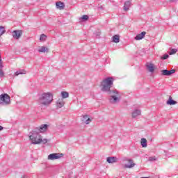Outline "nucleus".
Instances as JSON below:
<instances>
[{
	"label": "nucleus",
	"mask_w": 178,
	"mask_h": 178,
	"mask_svg": "<svg viewBox=\"0 0 178 178\" xmlns=\"http://www.w3.org/2000/svg\"><path fill=\"white\" fill-rule=\"evenodd\" d=\"M140 115H141V111L138 109H136L135 111H134L131 114L133 119H136V118Z\"/></svg>",
	"instance_id": "nucleus-11"
},
{
	"label": "nucleus",
	"mask_w": 178,
	"mask_h": 178,
	"mask_svg": "<svg viewBox=\"0 0 178 178\" xmlns=\"http://www.w3.org/2000/svg\"><path fill=\"white\" fill-rule=\"evenodd\" d=\"M87 119H88V115H83V122H86V120H87Z\"/></svg>",
	"instance_id": "nucleus-31"
},
{
	"label": "nucleus",
	"mask_w": 178,
	"mask_h": 178,
	"mask_svg": "<svg viewBox=\"0 0 178 178\" xmlns=\"http://www.w3.org/2000/svg\"><path fill=\"white\" fill-rule=\"evenodd\" d=\"M113 81H115L113 77L108 76L102 80L100 87L103 92H107L108 95H111L109 98L111 104H118V102H120L119 92L116 89L111 90L113 87Z\"/></svg>",
	"instance_id": "nucleus-1"
},
{
	"label": "nucleus",
	"mask_w": 178,
	"mask_h": 178,
	"mask_svg": "<svg viewBox=\"0 0 178 178\" xmlns=\"http://www.w3.org/2000/svg\"><path fill=\"white\" fill-rule=\"evenodd\" d=\"M3 68V65L0 67V77H3L5 76V73L3 72V70H2Z\"/></svg>",
	"instance_id": "nucleus-25"
},
{
	"label": "nucleus",
	"mask_w": 178,
	"mask_h": 178,
	"mask_svg": "<svg viewBox=\"0 0 178 178\" xmlns=\"http://www.w3.org/2000/svg\"><path fill=\"white\" fill-rule=\"evenodd\" d=\"M38 52H42L45 54V52H49V49H47V47L42 46L38 49Z\"/></svg>",
	"instance_id": "nucleus-18"
},
{
	"label": "nucleus",
	"mask_w": 178,
	"mask_h": 178,
	"mask_svg": "<svg viewBox=\"0 0 178 178\" xmlns=\"http://www.w3.org/2000/svg\"><path fill=\"white\" fill-rule=\"evenodd\" d=\"M63 156V154L53 153L48 156L49 161H55L56 159H60Z\"/></svg>",
	"instance_id": "nucleus-5"
},
{
	"label": "nucleus",
	"mask_w": 178,
	"mask_h": 178,
	"mask_svg": "<svg viewBox=\"0 0 178 178\" xmlns=\"http://www.w3.org/2000/svg\"><path fill=\"white\" fill-rule=\"evenodd\" d=\"M149 161H150L151 162H152L153 161H155V157H149Z\"/></svg>",
	"instance_id": "nucleus-34"
},
{
	"label": "nucleus",
	"mask_w": 178,
	"mask_h": 178,
	"mask_svg": "<svg viewBox=\"0 0 178 178\" xmlns=\"http://www.w3.org/2000/svg\"><path fill=\"white\" fill-rule=\"evenodd\" d=\"M130 6H131V1H125L124 4V10L125 12H127V10H129V9H130Z\"/></svg>",
	"instance_id": "nucleus-13"
},
{
	"label": "nucleus",
	"mask_w": 178,
	"mask_h": 178,
	"mask_svg": "<svg viewBox=\"0 0 178 178\" xmlns=\"http://www.w3.org/2000/svg\"><path fill=\"white\" fill-rule=\"evenodd\" d=\"M53 99L52 94L50 92L43 93L38 99V104L41 106H49Z\"/></svg>",
	"instance_id": "nucleus-2"
},
{
	"label": "nucleus",
	"mask_w": 178,
	"mask_h": 178,
	"mask_svg": "<svg viewBox=\"0 0 178 178\" xmlns=\"http://www.w3.org/2000/svg\"><path fill=\"white\" fill-rule=\"evenodd\" d=\"M1 66H3V64L2 63V58L1 57V54H0V67Z\"/></svg>",
	"instance_id": "nucleus-33"
},
{
	"label": "nucleus",
	"mask_w": 178,
	"mask_h": 178,
	"mask_svg": "<svg viewBox=\"0 0 178 178\" xmlns=\"http://www.w3.org/2000/svg\"><path fill=\"white\" fill-rule=\"evenodd\" d=\"M145 34H147V32L143 31L141 33L136 35V36L135 37V40H136V41L143 40V38H144V37H145Z\"/></svg>",
	"instance_id": "nucleus-12"
},
{
	"label": "nucleus",
	"mask_w": 178,
	"mask_h": 178,
	"mask_svg": "<svg viewBox=\"0 0 178 178\" xmlns=\"http://www.w3.org/2000/svg\"><path fill=\"white\" fill-rule=\"evenodd\" d=\"M113 42H115V44H118L120 41V36L119 35H115L112 38Z\"/></svg>",
	"instance_id": "nucleus-17"
},
{
	"label": "nucleus",
	"mask_w": 178,
	"mask_h": 178,
	"mask_svg": "<svg viewBox=\"0 0 178 178\" xmlns=\"http://www.w3.org/2000/svg\"><path fill=\"white\" fill-rule=\"evenodd\" d=\"M167 105H176V104H177V102L173 100L172 99V97H169L168 100L166 102Z\"/></svg>",
	"instance_id": "nucleus-16"
},
{
	"label": "nucleus",
	"mask_w": 178,
	"mask_h": 178,
	"mask_svg": "<svg viewBox=\"0 0 178 178\" xmlns=\"http://www.w3.org/2000/svg\"><path fill=\"white\" fill-rule=\"evenodd\" d=\"M170 2H175V0H169Z\"/></svg>",
	"instance_id": "nucleus-36"
},
{
	"label": "nucleus",
	"mask_w": 178,
	"mask_h": 178,
	"mask_svg": "<svg viewBox=\"0 0 178 178\" xmlns=\"http://www.w3.org/2000/svg\"><path fill=\"white\" fill-rule=\"evenodd\" d=\"M91 122V118H88L86 121V124H90V122Z\"/></svg>",
	"instance_id": "nucleus-30"
},
{
	"label": "nucleus",
	"mask_w": 178,
	"mask_h": 178,
	"mask_svg": "<svg viewBox=\"0 0 178 178\" xmlns=\"http://www.w3.org/2000/svg\"><path fill=\"white\" fill-rule=\"evenodd\" d=\"M177 52V49H171L170 51L169 52V55H175Z\"/></svg>",
	"instance_id": "nucleus-27"
},
{
	"label": "nucleus",
	"mask_w": 178,
	"mask_h": 178,
	"mask_svg": "<svg viewBox=\"0 0 178 178\" xmlns=\"http://www.w3.org/2000/svg\"><path fill=\"white\" fill-rule=\"evenodd\" d=\"M174 73H176V70H168V76H172Z\"/></svg>",
	"instance_id": "nucleus-29"
},
{
	"label": "nucleus",
	"mask_w": 178,
	"mask_h": 178,
	"mask_svg": "<svg viewBox=\"0 0 178 178\" xmlns=\"http://www.w3.org/2000/svg\"><path fill=\"white\" fill-rule=\"evenodd\" d=\"M56 6L57 9H59L60 10H63V9H65V3H63L60 1L56 2Z\"/></svg>",
	"instance_id": "nucleus-15"
},
{
	"label": "nucleus",
	"mask_w": 178,
	"mask_h": 178,
	"mask_svg": "<svg viewBox=\"0 0 178 178\" xmlns=\"http://www.w3.org/2000/svg\"><path fill=\"white\" fill-rule=\"evenodd\" d=\"M123 161L124 162H129V163H130L124 165V168L126 169H131V168H134L136 166V163L133 162V159H131L124 158Z\"/></svg>",
	"instance_id": "nucleus-6"
},
{
	"label": "nucleus",
	"mask_w": 178,
	"mask_h": 178,
	"mask_svg": "<svg viewBox=\"0 0 178 178\" xmlns=\"http://www.w3.org/2000/svg\"><path fill=\"white\" fill-rule=\"evenodd\" d=\"M140 144L143 148H147V139H145V138H143L140 140Z\"/></svg>",
	"instance_id": "nucleus-19"
},
{
	"label": "nucleus",
	"mask_w": 178,
	"mask_h": 178,
	"mask_svg": "<svg viewBox=\"0 0 178 178\" xmlns=\"http://www.w3.org/2000/svg\"><path fill=\"white\" fill-rule=\"evenodd\" d=\"M169 56L168 54H164L161 57V59H162L163 60H165L166 59H168Z\"/></svg>",
	"instance_id": "nucleus-28"
},
{
	"label": "nucleus",
	"mask_w": 178,
	"mask_h": 178,
	"mask_svg": "<svg viewBox=\"0 0 178 178\" xmlns=\"http://www.w3.org/2000/svg\"><path fill=\"white\" fill-rule=\"evenodd\" d=\"M5 27L3 26H0V37L2 35V34H5Z\"/></svg>",
	"instance_id": "nucleus-24"
},
{
	"label": "nucleus",
	"mask_w": 178,
	"mask_h": 178,
	"mask_svg": "<svg viewBox=\"0 0 178 178\" xmlns=\"http://www.w3.org/2000/svg\"><path fill=\"white\" fill-rule=\"evenodd\" d=\"M161 75L162 76H169V70H161Z\"/></svg>",
	"instance_id": "nucleus-22"
},
{
	"label": "nucleus",
	"mask_w": 178,
	"mask_h": 178,
	"mask_svg": "<svg viewBox=\"0 0 178 178\" xmlns=\"http://www.w3.org/2000/svg\"><path fill=\"white\" fill-rule=\"evenodd\" d=\"M47 129L48 124H42L39 128H36L34 131L38 132V134H40V133H44V131H47Z\"/></svg>",
	"instance_id": "nucleus-8"
},
{
	"label": "nucleus",
	"mask_w": 178,
	"mask_h": 178,
	"mask_svg": "<svg viewBox=\"0 0 178 178\" xmlns=\"http://www.w3.org/2000/svg\"><path fill=\"white\" fill-rule=\"evenodd\" d=\"M146 67L150 73H154V72H155V66L152 63H147L146 64Z\"/></svg>",
	"instance_id": "nucleus-9"
},
{
	"label": "nucleus",
	"mask_w": 178,
	"mask_h": 178,
	"mask_svg": "<svg viewBox=\"0 0 178 178\" xmlns=\"http://www.w3.org/2000/svg\"><path fill=\"white\" fill-rule=\"evenodd\" d=\"M19 74H26V71L24 70H19L15 73V76H19Z\"/></svg>",
	"instance_id": "nucleus-20"
},
{
	"label": "nucleus",
	"mask_w": 178,
	"mask_h": 178,
	"mask_svg": "<svg viewBox=\"0 0 178 178\" xmlns=\"http://www.w3.org/2000/svg\"><path fill=\"white\" fill-rule=\"evenodd\" d=\"M0 104L1 105H9L10 104V97L4 93L0 95Z\"/></svg>",
	"instance_id": "nucleus-4"
},
{
	"label": "nucleus",
	"mask_w": 178,
	"mask_h": 178,
	"mask_svg": "<svg viewBox=\"0 0 178 178\" xmlns=\"http://www.w3.org/2000/svg\"><path fill=\"white\" fill-rule=\"evenodd\" d=\"M29 138L32 144L34 145L41 144V142L42 141L41 135H40L37 131H33L31 135L29 136Z\"/></svg>",
	"instance_id": "nucleus-3"
},
{
	"label": "nucleus",
	"mask_w": 178,
	"mask_h": 178,
	"mask_svg": "<svg viewBox=\"0 0 178 178\" xmlns=\"http://www.w3.org/2000/svg\"><path fill=\"white\" fill-rule=\"evenodd\" d=\"M41 143H44V144H47V143H48V140H47V139H42V141H41Z\"/></svg>",
	"instance_id": "nucleus-32"
},
{
	"label": "nucleus",
	"mask_w": 178,
	"mask_h": 178,
	"mask_svg": "<svg viewBox=\"0 0 178 178\" xmlns=\"http://www.w3.org/2000/svg\"><path fill=\"white\" fill-rule=\"evenodd\" d=\"M63 106H65V102H63V99H59L56 102V107L57 108H63Z\"/></svg>",
	"instance_id": "nucleus-14"
},
{
	"label": "nucleus",
	"mask_w": 178,
	"mask_h": 178,
	"mask_svg": "<svg viewBox=\"0 0 178 178\" xmlns=\"http://www.w3.org/2000/svg\"><path fill=\"white\" fill-rule=\"evenodd\" d=\"M106 162H108V163H116V162H118V157L116 156L107 157Z\"/></svg>",
	"instance_id": "nucleus-10"
},
{
	"label": "nucleus",
	"mask_w": 178,
	"mask_h": 178,
	"mask_svg": "<svg viewBox=\"0 0 178 178\" xmlns=\"http://www.w3.org/2000/svg\"><path fill=\"white\" fill-rule=\"evenodd\" d=\"M40 41H47V35H45V34H41L40 37Z\"/></svg>",
	"instance_id": "nucleus-23"
},
{
	"label": "nucleus",
	"mask_w": 178,
	"mask_h": 178,
	"mask_svg": "<svg viewBox=\"0 0 178 178\" xmlns=\"http://www.w3.org/2000/svg\"><path fill=\"white\" fill-rule=\"evenodd\" d=\"M61 97L62 98L65 99V98H69V92H66V91H63L61 92Z\"/></svg>",
	"instance_id": "nucleus-21"
},
{
	"label": "nucleus",
	"mask_w": 178,
	"mask_h": 178,
	"mask_svg": "<svg viewBox=\"0 0 178 178\" xmlns=\"http://www.w3.org/2000/svg\"><path fill=\"white\" fill-rule=\"evenodd\" d=\"M23 34V31L22 30H15L12 32L13 38L14 40H19Z\"/></svg>",
	"instance_id": "nucleus-7"
},
{
	"label": "nucleus",
	"mask_w": 178,
	"mask_h": 178,
	"mask_svg": "<svg viewBox=\"0 0 178 178\" xmlns=\"http://www.w3.org/2000/svg\"><path fill=\"white\" fill-rule=\"evenodd\" d=\"M3 129V127L0 126V131H1V130Z\"/></svg>",
	"instance_id": "nucleus-35"
},
{
	"label": "nucleus",
	"mask_w": 178,
	"mask_h": 178,
	"mask_svg": "<svg viewBox=\"0 0 178 178\" xmlns=\"http://www.w3.org/2000/svg\"><path fill=\"white\" fill-rule=\"evenodd\" d=\"M80 20H83V22H87V20H88V15H83L82 17L80 18Z\"/></svg>",
	"instance_id": "nucleus-26"
}]
</instances>
